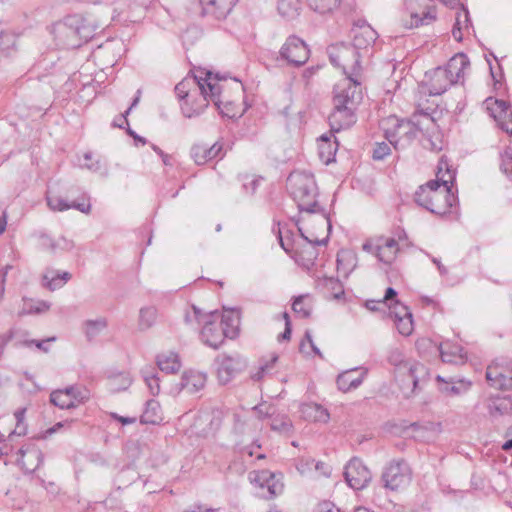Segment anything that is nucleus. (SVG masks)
Wrapping results in <instances>:
<instances>
[{"label":"nucleus","instance_id":"62","mask_svg":"<svg viewBox=\"0 0 512 512\" xmlns=\"http://www.w3.org/2000/svg\"><path fill=\"white\" fill-rule=\"evenodd\" d=\"M20 332L16 330V327L10 328L7 332L0 334V353L3 352L9 342L14 340Z\"/></svg>","mask_w":512,"mask_h":512},{"label":"nucleus","instance_id":"54","mask_svg":"<svg viewBox=\"0 0 512 512\" xmlns=\"http://www.w3.org/2000/svg\"><path fill=\"white\" fill-rule=\"evenodd\" d=\"M471 382L458 380L457 382L445 383L441 390L449 395H460L469 390Z\"/></svg>","mask_w":512,"mask_h":512},{"label":"nucleus","instance_id":"2","mask_svg":"<svg viewBox=\"0 0 512 512\" xmlns=\"http://www.w3.org/2000/svg\"><path fill=\"white\" fill-rule=\"evenodd\" d=\"M288 190L296 201L300 212L322 213L321 222L327 225L328 232L331 231V224L325 215V211L318 205L317 185L314 176L307 172H293L287 178Z\"/></svg>","mask_w":512,"mask_h":512},{"label":"nucleus","instance_id":"40","mask_svg":"<svg viewBox=\"0 0 512 512\" xmlns=\"http://www.w3.org/2000/svg\"><path fill=\"white\" fill-rule=\"evenodd\" d=\"M300 7V0H278L277 10L283 18L292 20L299 15Z\"/></svg>","mask_w":512,"mask_h":512},{"label":"nucleus","instance_id":"46","mask_svg":"<svg viewBox=\"0 0 512 512\" xmlns=\"http://www.w3.org/2000/svg\"><path fill=\"white\" fill-rule=\"evenodd\" d=\"M278 360L277 355H272L269 360H260L259 366L255 372L251 374V378L254 381L262 380L266 375L270 374Z\"/></svg>","mask_w":512,"mask_h":512},{"label":"nucleus","instance_id":"5","mask_svg":"<svg viewBox=\"0 0 512 512\" xmlns=\"http://www.w3.org/2000/svg\"><path fill=\"white\" fill-rule=\"evenodd\" d=\"M327 54L335 67H342L344 73L348 75L346 79L353 78L359 82L361 52L356 51L351 44L338 43L328 46Z\"/></svg>","mask_w":512,"mask_h":512},{"label":"nucleus","instance_id":"26","mask_svg":"<svg viewBox=\"0 0 512 512\" xmlns=\"http://www.w3.org/2000/svg\"><path fill=\"white\" fill-rule=\"evenodd\" d=\"M491 116L498 121L499 127L511 134L512 122H510L509 108L510 104L504 100H494L492 107L488 106Z\"/></svg>","mask_w":512,"mask_h":512},{"label":"nucleus","instance_id":"38","mask_svg":"<svg viewBox=\"0 0 512 512\" xmlns=\"http://www.w3.org/2000/svg\"><path fill=\"white\" fill-rule=\"evenodd\" d=\"M78 35H79V39L81 41V45L83 43H86L88 42L89 40H91L96 31L100 28V25L97 24L96 22L88 19V18H85L83 16L80 15V22L78 23Z\"/></svg>","mask_w":512,"mask_h":512},{"label":"nucleus","instance_id":"29","mask_svg":"<svg viewBox=\"0 0 512 512\" xmlns=\"http://www.w3.org/2000/svg\"><path fill=\"white\" fill-rule=\"evenodd\" d=\"M218 324L226 332V337L233 339L238 335L240 316L238 311L230 309L224 310L222 314L219 313Z\"/></svg>","mask_w":512,"mask_h":512},{"label":"nucleus","instance_id":"56","mask_svg":"<svg viewBox=\"0 0 512 512\" xmlns=\"http://www.w3.org/2000/svg\"><path fill=\"white\" fill-rule=\"evenodd\" d=\"M208 314L203 313L197 306L191 305V310L186 311L184 321L187 325L193 326L194 324H204L205 316Z\"/></svg>","mask_w":512,"mask_h":512},{"label":"nucleus","instance_id":"51","mask_svg":"<svg viewBox=\"0 0 512 512\" xmlns=\"http://www.w3.org/2000/svg\"><path fill=\"white\" fill-rule=\"evenodd\" d=\"M143 379L152 395H157L160 391L159 377L154 369L149 367L142 370Z\"/></svg>","mask_w":512,"mask_h":512},{"label":"nucleus","instance_id":"60","mask_svg":"<svg viewBox=\"0 0 512 512\" xmlns=\"http://www.w3.org/2000/svg\"><path fill=\"white\" fill-rule=\"evenodd\" d=\"M290 235H292V233L287 230V235L284 236L280 225L278 224L277 238L282 249L288 254H291L293 249V242L290 238Z\"/></svg>","mask_w":512,"mask_h":512},{"label":"nucleus","instance_id":"8","mask_svg":"<svg viewBox=\"0 0 512 512\" xmlns=\"http://www.w3.org/2000/svg\"><path fill=\"white\" fill-rule=\"evenodd\" d=\"M279 53L281 59L295 67L303 66L310 56L307 44L296 35H291L286 39Z\"/></svg>","mask_w":512,"mask_h":512},{"label":"nucleus","instance_id":"55","mask_svg":"<svg viewBox=\"0 0 512 512\" xmlns=\"http://www.w3.org/2000/svg\"><path fill=\"white\" fill-rule=\"evenodd\" d=\"M320 141L322 144L319 146V155L322 159L325 158L326 163L331 161V156L335 155L337 150V143L335 142V147L332 150V145L330 144V136L322 135L320 137Z\"/></svg>","mask_w":512,"mask_h":512},{"label":"nucleus","instance_id":"6","mask_svg":"<svg viewBox=\"0 0 512 512\" xmlns=\"http://www.w3.org/2000/svg\"><path fill=\"white\" fill-rule=\"evenodd\" d=\"M412 471L404 459H393L383 469L381 482L383 487L397 491L411 481Z\"/></svg>","mask_w":512,"mask_h":512},{"label":"nucleus","instance_id":"57","mask_svg":"<svg viewBox=\"0 0 512 512\" xmlns=\"http://www.w3.org/2000/svg\"><path fill=\"white\" fill-rule=\"evenodd\" d=\"M501 171L512 180V149L506 148L503 153H501V163H500Z\"/></svg>","mask_w":512,"mask_h":512},{"label":"nucleus","instance_id":"12","mask_svg":"<svg viewBox=\"0 0 512 512\" xmlns=\"http://www.w3.org/2000/svg\"><path fill=\"white\" fill-rule=\"evenodd\" d=\"M219 312L213 311L205 316L203 328L200 332L201 340L207 345L214 349H217L224 341L226 332L220 325Z\"/></svg>","mask_w":512,"mask_h":512},{"label":"nucleus","instance_id":"4","mask_svg":"<svg viewBox=\"0 0 512 512\" xmlns=\"http://www.w3.org/2000/svg\"><path fill=\"white\" fill-rule=\"evenodd\" d=\"M385 138L395 149H404L418 135L419 129L410 120L399 119L396 116H389L381 121Z\"/></svg>","mask_w":512,"mask_h":512},{"label":"nucleus","instance_id":"30","mask_svg":"<svg viewBox=\"0 0 512 512\" xmlns=\"http://www.w3.org/2000/svg\"><path fill=\"white\" fill-rule=\"evenodd\" d=\"M300 412L304 419L313 422H328L330 415L326 408L317 403H305L300 406Z\"/></svg>","mask_w":512,"mask_h":512},{"label":"nucleus","instance_id":"49","mask_svg":"<svg viewBox=\"0 0 512 512\" xmlns=\"http://www.w3.org/2000/svg\"><path fill=\"white\" fill-rule=\"evenodd\" d=\"M436 19V12L434 8H427V10L423 11L422 14L411 13V24L410 28L418 27L420 25H426L431 23Z\"/></svg>","mask_w":512,"mask_h":512},{"label":"nucleus","instance_id":"27","mask_svg":"<svg viewBox=\"0 0 512 512\" xmlns=\"http://www.w3.org/2000/svg\"><path fill=\"white\" fill-rule=\"evenodd\" d=\"M222 151V145L214 143L208 147L205 144H195L191 148V157L197 165H203L208 161L219 156Z\"/></svg>","mask_w":512,"mask_h":512},{"label":"nucleus","instance_id":"42","mask_svg":"<svg viewBox=\"0 0 512 512\" xmlns=\"http://www.w3.org/2000/svg\"><path fill=\"white\" fill-rule=\"evenodd\" d=\"M132 383L130 375L120 372L109 378L108 386L111 392L117 393L126 390Z\"/></svg>","mask_w":512,"mask_h":512},{"label":"nucleus","instance_id":"43","mask_svg":"<svg viewBox=\"0 0 512 512\" xmlns=\"http://www.w3.org/2000/svg\"><path fill=\"white\" fill-rule=\"evenodd\" d=\"M16 39L12 32L0 33V57H8L16 50Z\"/></svg>","mask_w":512,"mask_h":512},{"label":"nucleus","instance_id":"7","mask_svg":"<svg viewBox=\"0 0 512 512\" xmlns=\"http://www.w3.org/2000/svg\"><path fill=\"white\" fill-rule=\"evenodd\" d=\"M79 22L80 15H71L66 17L63 22L54 25L55 39L59 45L68 49H75L81 46L77 30Z\"/></svg>","mask_w":512,"mask_h":512},{"label":"nucleus","instance_id":"44","mask_svg":"<svg viewBox=\"0 0 512 512\" xmlns=\"http://www.w3.org/2000/svg\"><path fill=\"white\" fill-rule=\"evenodd\" d=\"M84 327L87 339L92 341L107 327V320L102 317L95 320H87L84 323Z\"/></svg>","mask_w":512,"mask_h":512},{"label":"nucleus","instance_id":"34","mask_svg":"<svg viewBox=\"0 0 512 512\" xmlns=\"http://www.w3.org/2000/svg\"><path fill=\"white\" fill-rule=\"evenodd\" d=\"M210 76L211 73L208 72L206 74V77H202V82L204 83L205 88L207 89L208 92V102L212 101L214 105L220 110V113H222L223 115H228V112H225L221 108V86L217 82H212Z\"/></svg>","mask_w":512,"mask_h":512},{"label":"nucleus","instance_id":"41","mask_svg":"<svg viewBox=\"0 0 512 512\" xmlns=\"http://www.w3.org/2000/svg\"><path fill=\"white\" fill-rule=\"evenodd\" d=\"M161 421L160 415V404L156 400H148L146 402V408L141 415V423L145 424H157Z\"/></svg>","mask_w":512,"mask_h":512},{"label":"nucleus","instance_id":"10","mask_svg":"<svg viewBox=\"0 0 512 512\" xmlns=\"http://www.w3.org/2000/svg\"><path fill=\"white\" fill-rule=\"evenodd\" d=\"M486 379L491 387L512 390V361H495L487 367Z\"/></svg>","mask_w":512,"mask_h":512},{"label":"nucleus","instance_id":"63","mask_svg":"<svg viewBox=\"0 0 512 512\" xmlns=\"http://www.w3.org/2000/svg\"><path fill=\"white\" fill-rule=\"evenodd\" d=\"M324 285L334 291V297L339 298L344 293L342 285L338 279L328 277L324 279Z\"/></svg>","mask_w":512,"mask_h":512},{"label":"nucleus","instance_id":"3","mask_svg":"<svg viewBox=\"0 0 512 512\" xmlns=\"http://www.w3.org/2000/svg\"><path fill=\"white\" fill-rule=\"evenodd\" d=\"M415 202L433 214L443 216L457 203L451 188H439V181H429L419 187L414 195Z\"/></svg>","mask_w":512,"mask_h":512},{"label":"nucleus","instance_id":"14","mask_svg":"<svg viewBox=\"0 0 512 512\" xmlns=\"http://www.w3.org/2000/svg\"><path fill=\"white\" fill-rule=\"evenodd\" d=\"M364 251L374 254L379 261L391 264L399 251V244L394 238L381 237L376 243L366 242L362 246Z\"/></svg>","mask_w":512,"mask_h":512},{"label":"nucleus","instance_id":"59","mask_svg":"<svg viewBox=\"0 0 512 512\" xmlns=\"http://www.w3.org/2000/svg\"><path fill=\"white\" fill-rule=\"evenodd\" d=\"M47 204L53 211H65L70 209L69 203L59 196H47Z\"/></svg>","mask_w":512,"mask_h":512},{"label":"nucleus","instance_id":"31","mask_svg":"<svg viewBox=\"0 0 512 512\" xmlns=\"http://www.w3.org/2000/svg\"><path fill=\"white\" fill-rule=\"evenodd\" d=\"M206 383V374L198 371H188L182 375L180 387L189 393H196L201 390Z\"/></svg>","mask_w":512,"mask_h":512},{"label":"nucleus","instance_id":"39","mask_svg":"<svg viewBox=\"0 0 512 512\" xmlns=\"http://www.w3.org/2000/svg\"><path fill=\"white\" fill-rule=\"evenodd\" d=\"M487 407L491 416H502L512 410V401L505 397H495L489 400Z\"/></svg>","mask_w":512,"mask_h":512},{"label":"nucleus","instance_id":"47","mask_svg":"<svg viewBox=\"0 0 512 512\" xmlns=\"http://www.w3.org/2000/svg\"><path fill=\"white\" fill-rule=\"evenodd\" d=\"M271 429L284 435H290L293 430V425L287 415H278L272 418Z\"/></svg>","mask_w":512,"mask_h":512},{"label":"nucleus","instance_id":"58","mask_svg":"<svg viewBox=\"0 0 512 512\" xmlns=\"http://www.w3.org/2000/svg\"><path fill=\"white\" fill-rule=\"evenodd\" d=\"M304 298L302 295L295 297L292 303V310L301 318H308L311 314V309L305 305Z\"/></svg>","mask_w":512,"mask_h":512},{"label":"nucleus","instance_id":"52","mask_svg":"<svg viewBox=\"0 0 512 512\" xmlns=\"http://www.w3.org/2000/svg\"><path fill=\"white\" fill-rule=\"evenodd\" d=\"M50 308V303L40 300L37 302L30 301L29 303H25L24 307L19 311V316L28 315V314H40L48 311Z\"/></svg>","mask_w":512,"mask_h":512},{"label":"nucleus","instance_id":"17","mask_svg":"<svg viewBox=\"0 0 512 512\" xmlns=\"http://www.w3.org/2000/svg\"><path fill=\"white\" fill-rule=\"evenodd\" d=\"M208 106V92L205 85H201L199 91L192 97H186L180 102L182 114L186 118L200 115Z\"/></svg>","mask_w":512,"mask_h":512},{"label":"nucleus","instance_id":"21","mask_svg":"<svg viewBox=\"0 0 512 512\" xmlns=\"http://www.w3.org/2000/svg\"><path fill=\"white\" fill-rule=\"evenodd\" d=\"M250 479L256 482L261 488H267L270 497H275L283 491L284 486L280 478L268 470L257 472L255 473V477Z\"/></svg>","mask_w":512,"mask_h":512},{"label":"nucleus","instance_id":"36","mask_svg":"<svg viewBox=\"0 0 512 512\" xmlns=\"http://www.w3.org/2000/svg\"><path fill=\"white\" fill-rule=\"evenodd\" d=\"M158 318V310L155 306H145L139 310L138 329L146 331L152 328Z\"/></svg>","mask_w":512,"mask_h":512},{"label":"nucleus","instance_id":"32","mask_svg":"<svg viewBox=\"0 0 512 512\" xmlns=\"http://www.w3.org/2000/svg\"><path fill=\"white\" fill-rule=\"evenodd\" d=\"M460 10L456 13L455 23L452 29V35L455 40L461 41L463 38V31H469L472 28V24L469 17L468 9L460 4Z\"/></svg>","mask_w":512,"mask_h":512},{"label":"nucleus","instance_id":"48","mask_svg":"<svg viewBox=\"0 0 512 512\" xmlns=\"http://www.w3.org/2000/svg\"><path fill=\"white\" fill-rule=\"evenodd\" d=\"M93 155L91 152H86L84 154V160L87 161L82 166L93 173H99L103 177L108 176V167L103 164L99 159L92 161Z\"/></svg>","mask_w":512,"mask_h":512},{"label":"nucleus","instance_id":"9","mask_svg":"<svg viewBox=\"0 0 512 512\" xmlns=\"http://www.w3.org/2000/svg\"><path fill=\"white\" fill-rule=\"evenodd\" d=\"M301 237L305 241V244L301 247L297 248L294 253L291 255L296 263H298L303 268L310 270L314 267L315 261L318 258V249L316 246L326 245L328 243V236L322 240L319 239H309L302 231L300 227H298Z\"/></svg>","mask_w":512,"mask_h":512},{"label":"nucleus","instance_id":"13","mask_svg":"<svg viewBox=\"0 0 512 512\" xmlns=\"http://www.w3.org/2000/svg\"><path fill=\"white\" fill-rule=\"evenodd\" d=\"M218 362V379L222 384H227L233 377L246 368V360L239 354L219 355Z\"/></svg>","mask_w":512,"mask_h":512},{"label":"nucleus","instance_id":"33","mask_svg":"<svg viewBox=\"0 0 512 512\" xmlns=\"http://www.w3.org/2000/svg\"><path fill=\"white\" fill-rule=\"evenodd\" d=\"M71 279L69 272H58L53 269H47L43 275V285L50 291L61 288Z\"/></svg>","mask_w":512,"mask_h":512},{"label":"nucleus","instance_id":"23","mask_svg":"<svg viewBox=\"0 0 512 512\" xmlns=\"http://www.w3.org/2000/svg\"><path fill=\"white\" fill-rule=\"evenodd\" d=\"M470 66V61L464 53H458L454 55L447 63L445 67L448 77L453 80V84H456L464 77L465 70Z\"/></svg>","mask_w":512,"mask_h":512},{"label":"nucleus","instance_id":"35","mask_svg":"<svg viewBox=\"0 0 512 512\" xmlns=\"http://www.w3.org/2000/svg\"><path fill=\"white\" fill-rule=\"evenodd\" d=\"M437 168L436 179L434 181H439V188H451L452 190L455 182V171L451 170L447 161L443 159L439 161Z\"/></svg>","mask_w":512,"mask_h":512},{"label":"nucleus","instance_id":"61","mask_svg":"<svg viewBox=\"0 0 512 512\" xmlns=\"http://www.w3.org/2000/svg\"><path fill=\"white\" fill-rule=\"evenodd\" d=\"M25 412L26 409H19L14 413L17 424L12 434H16L19 436L26 434V426L23 424Z\"/></svg>","mask_w":512,"mask_h":512},{"label":"nucleus","instance_id":"19","mask_svg":"<svg viewBox=\"0 0 512 512\" xmlns=\"http://www.w3.org/2000/svg\"><path fill=\"white\" fill-rule=\"evenodd\" d=\"M388 360L392 365L407 372V376L412 381L414 388L417 387L420 381V375H424L426 373L425 367L422 364L405 361L399 350L392 351Z\"/></svg>","mask_w":512,"mask_h":512},{"label":"nucleus","instance_id":"20","mask_svg":"<svg viewBox=\"0 0 512 512\" xmlns=\"http://www.w3.org/2000/svg\"><path fill=\"white\" fill-rule=\"evenodd\" d=\"M425 76L427 78L428 93L431 96L441 95L450 86L454 85L453 80L448 77L446 70L442 67L426 72Z\"/></svg>","mask_w":512,"mask_h":512},{"label":"nucleus","instance_id":"16","mask_svg":"<svg viewBox=\"0 0 512 512\" xmlns=\"http://www.w3.org/2000/svg\"><path fill=\"white\" fill-rule=\"evenodd\" d=\"M238 0H199L201 15L213 20L225 19Z\"/></svg>","mask_w":512,"mask_h":512},{"label":"nucleus","instance_id":"11","mask_svg":"<svg viewBox=\"0 0 512 512\" xmlns=\"http://www.w3.org/2000/svg\"><path fill=\"white\" fill-rule=\"evenodd\" d=\"M344 477L351 488L361 490L369 484L372 474L362 460L354 457L345 466Z\"/></svg>","mask_w":512,"mask_h":512},{"label":"nucleus","instance_id":"64","mask_svg":"<svg viewBox=\"0 0 512 512\" xmlns=\"http://www.w3.org/2000/svg\"><path fill=\"white\" fill-rule=\"evenodd\" d=\"M390 151H391L390 146L388 144H386L385 142L377 143L376 147L373 150V155H372L373 159L374 160H382L387 155L390 154Z\"/></svg>","mask_w":512,"mask_h":512},{"label":"nucleus","instance_id":"15","mask_svg":"<svg viewBox=\"0 0 512 512\" xmlns=\"http://www.w3.org/2000/svg\"><path fill=\"white\" fill-rule=\"evenodd\" d=\"M389 316L393 319L394 324L401 335L408 336L413 331V319L410 309L396 301L395 304H390Z\"/></svg>","mask_w":512,"mask_h":512},{"label":"nucleus","instance_id":"45","mask_svg":"<svg viewBox=\"0 0 512 512\" xmlns=\"http://www.w3.org/2000/svg\"><path fill=\"white\" fill-rule=\"evenodd\" d=\"M50 401L55 406L61 409H71L74 408V402L71 400L69 396V390L60 389L55 390L50 394Z\"/></svg>","mask_w":512,"mask_h":512},{"label":"nucleus","instance_id":"18","mask_svg":"<svg viewBox=\"0 0 512 512\" xmlns=\"http://www.w3.org/2000/svg\"><path fill=\"white\" fill-rule=\"evenodd\" d=\"M17 454L18 464L28 473L34 472L43 463V453L34 443L23 445Z\"/></svg>","mask_w":512,"mask_h":512},{"label":"nucleus","instance_id":"28","mask_svg":"<svg viewBox=\"0 0 512 512\" xmlns=\"http://www.w3.org/2000/svg\"><path fill=\"white\" fill-rule=\"evenodd\" d=\"M203 84L201 76H187L175 86V94L181 102L186 97L194 96Z\"/></svg>","mask_w":512,"mask_h":512},{"label":"nucleus","instance_id":"53","mask_svg":"<svg viewBox=\"0 0 512 512\" xmlns=\"http://www.w3.org/2000/svg\"><path fill=\"white\" fill-rule=\"evenodd\" d=\"M69 390V396L74 402V407L80 403L86 402L90 398V391L82 386H69L65 388Z\"/></svg>","mask_w":512,"mask_h":512},{"label":"nucleus","instance_id":"24","mask_svg":"<svg viewBox=\"0 0 512 512\" xmlns=\"http://www.w3.org/2000/svg\"><path fill=\"white\" fill-rule=\"evenodd\" d=\"M377 38V32L370 25H364L353 31V43L351 45L355 47L356 51L363 50L367 52V49L374 44Z\"/></svg>","mask_w":512,"mask_h":512},{"label":"nucleus","instance_id":"1","mask_svg":"<svg viewBox=\"0 0 512 512\" xmlns=\"http://www.w3.org/2000/svg\"><path fill=\"white\" fill-rule=\"evenodd\" d=\"M333 110L328 117L330 130L339 132L350 128L357 121L355 111L362 99L360 82L343 79L334 86Z\"/></svg>","mask_w":512,"mask_h":512},{"label":"nucleus","instance_id":"37","mask_svg":"<svg viewBox=\"0 0 512 512\" xmlns=\"http://www.w3.org/2000/svg\"><path fill=\"white\" fill-rule=\"evenodd\" d=\"M157 365L161 371L166 373H176L181 367L178 355L173 352L158 355Z\"/></svg>","mask_w":512,"mask_h":512},{"label":"nucleus","instance_id":"25","mask_svg":"<svg viewBox=\"0 0 512 512\" xmlns=\"http://www.w3.org/2000/svg\"><path fill=\"white\" fill-rule=\"evenodd\" d=\"M358 370V368H353L340 373L336 379L338 389L342 392H348L358 388L368 373L367 369L361 368L359 376L354 377L353 374Z\"/></svg>","mask_w":512,"mask_h":512},{"label":"nucleus","instance_id":"50","mask_svg":"<svg viewBox=\"0 0 512 512\" xmlns=\"http://www.w3.org/2000/svg\"><path fill=\"white\" fill-rule=\"evenodd\" d=\"M308 5L315 12L325 14L331 12L337 8L340 4V0H307Z\"/></svg>","mask_w":512,"mask_h":512},{"label":"nucleus","instance_id":"22","mask_svg":"<svg viewBox=\"0 0 512 512\" xmlns=\"http://www.w3.org/2000/svg\"><path fill=\"white\" fill-rule=\"evenodd\" d=\"M441 359L445 363L451 364H464L466 362V355L463 352L461 345L451 341H444L438 346Z\"/></svg>","mask_w":512,"mask_h":512}]
</instances>
